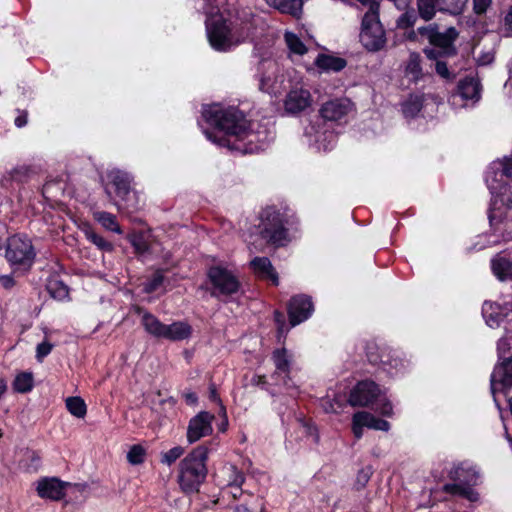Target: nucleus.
<instances>
[{
    "mask_svg": "<svg viewBox=\"0 0 512 512\" xmlns=\"http://www.w3.org/2000/svg\"><path fill=\"white\" fill-rule=\"evenodd\" d=\"M202 114L214 126L213 131H204L210 141L232 150L248 151L240 144L242 140L252 136L248 132V122L242 112L233 107L224 109L212 105L204 108Z\"/></svg>",
    "mask_w": 512,
    "mask_h": 512,
    "instance_id": "obj_1",
    "label": "nucleus"
},
{
    "mask_svg": "<svg viewBox=\"0 0 512 512\" xmlns=\"http://www.w3.org/2000/svg\"><path fill=\"white\" fill-rule=\"evenodd\" d=\"M511 178L512 160L510 158L493 161L486 172L485 181L492 194L489 221L495 231L501 230L500 226L510 210L512 198L507 192L510 190L509 182Z\"/></svg>",
    "mask_w": 512,
    "mask_h": 512,
    "instance_id": "obj_2",
    "label": "nucleus"
},
{
    "mask_svg": "<svg viewBox=\"0 0 512 512\" xmlns=\"http://www.w3.org/2000/svg\"><path fill=\"white\" fill-rule=\"evenodd\" d=\"M208 447L199 445L188 453L179 463L177 481L184 493L198 492L205 481L208 470Z\"/></svg>",
    "mask_w": 512,
    "mask_h": 512,
    "instance_id": "obj_3",
    "label": "nucleus"
},
{
    "mask_svg": "<svg viewBox=\"0 0 512 512\" xmlns=\"http://www.w3.org/2000/svg\"><path fill=\"white\" fill-rule=\"evenodd\" d=\"M497 349L500 363L495 366L491 375V392L499 409L501 397H503L506 400L507 409L512 412V397L509 396L512 387V354H510L509 338H501Z\"/></svg>",
    "mask_w": 512,
    "mask_h": 512,
    "instance_id": "obj_4",
    "label": "nucleus"
},
{
    "mask_svg": "<svg viewBox=\"0 0 512 512\" xmlns=\"http://www.w3.org/2000/svg\"><path fill=\"white\" fill-rule=\"evenodd\" d=\"M448 477L453 483L445 484L443 486L444 492L463 497L470 502L479 500L478 492L473 489L481 482V474L476 466L466 461L458 463L451 468Z\"/></svg>",
    "mask_w": 512,
    "mask_h": 512,
    "instance_id": "obj_5",
    "label": "nucleus"
},
{
    "mask_svg": "<svg viewBox=\"0 0 512 512\" xmlns=\"http://www.w3.org/2000/svg\"><path fill=\"white\" fill-rule=\"evenodd\" d=\"M417 33L426 37L431 45L424 49L428 59H438L456 55L455 41L459 36L455 27H449L440 32L437 24H429L417 29Z\"/></svg>",
    "mask_w": 512,
    "mask_h": 512,
    "instance_id": "obj_6",
    "label": "nucleus"
},
{
    "mask_svg": "<svg viewBox=\"0 0 512 512\" xmlns=\"http://www.w3.org/2000/svg\"><path fill=\"white\" fill-rule=\"evenodd\" d=\"M249 28L238 30L222 17H213L207 22V36L210 45L217 51H227L249 37Z\"/></svg>",
    "mask_w": 512,
    "mask_h": 512,
    "instance_id": "obj_7",
    "label": "nucleus"
},
{
    "mask_svg": "<svg viewBox=\"0 0 512 512\" xmlns=\"http://www.w3.org/2000/svg\"><path fill=\"white\" fill-rule=\"evenodd\" d=\"M285 216L274 207H267L260 214L258 231L262 239L275 247H282L290 242Z\"/></svg>",
    "mask_w": 512,
    "mask_h": 512,
    "instance_id": "obj_8",
    "label": "nucleus"
},
{
    "mask_svg": "<svg viewBox=\"0 0 512 512\" xmlns=\"http://www.w3.org/2000/svg\"><path fill=\"white\" fill-rule=\"evenodd\" d=\"M5 257L12 266L30 269L36 257L31 239L24 234L10 236L6 241Z\"/></svg>",
    "mask_w": 512,
    "mask_h": 512,
    "instance_id": "obj_9",
    "label": "nucleus"
},
{
    "mask_svg": "<svg viewBox=\"0 0 512 512\" xmlns=\"http://www.w3.org/2000/svg\"><path fill=\"white\" fill-rule=\"evenodd\" d=\"M360 41L369 51H378L385 45V32L379 20L378 6L375 3L362 19Z\"/></svg>",
    "mask_w": 512,
    "mask_h": 512,
    "instance_id": "obj_10",
    "label": "nucleus"
},
{
    "mask_svg": "<svg viewBox=\"0 0 512 512\" xmlns=\"http://www.w3.org/2000/svg\"><path fill=\"white\" fill-rule=\"evenodd\" d=\"M207 275L214 288L213 296L232 295L238 292L239 280L230 270L221 266H213L208 270Z\"/></svg>",
    "mask_w": 512,
    "mask_h": 512,
    "instance_id": "obj_11",
    "label": "nucleus"
},
{
    "mask_svg": "<svg viewBox=\"0 0 512 512\" xmlns=\"http://www.w3.org/2000/svg\"><path fill=\"white\" fill-rule=\"evenodd\" d=\"M214 418V415L207 411H201L196 416L191 418L187 428L188 443H195L202 437L212 434V422Z\"/></svg>",
    "mask_w": 512,
    "mask_h": 512,
    "instance_id": "obj_12",
    "label": "nucleus"
},
{
    "mask_svg": "<svg viewBox=\"0 0 512 512\" xmlns=\"http://www.w3.org/2000/svg\"><path fill=\"white\" fill-rule=\"evenodd\" d=\"M380 394L378 385L373 381H361L351 391L348 402L351 406L365 407Z\"/></svg>",
    "mask_w": 512,
    "mask_h": 512,
    "instance_id": "obj_13",
    "label": "nucleus"
},
{
    "mask_svg": "<svg viewBox=\"0 0 512 512\" xmlns=\"http://www.w3.org/2000/svg\"><path fill=\"white\" fill-rule=\"evenodd\" d=\"M312 300L307 295H297L291 298L288 305V315L291 326H296L307 320L313 313Z\"/></svg>",
    "mask_w": 512,
    "mask_h": 512,
    "instance_id": "obj_14",
    "label": "nucleus"
},
{
    "mask_svg": "<svg viewBox=\"0 0 512 512\" xmlns=\"http://www.w3.org/2000/svg\"><path fill=\"white\" fill-rule=\"evenodd\" d=\"M69 485L56 477H45L38 481L36 491L43 499L59 501L65 496V488Z\"/></svg>",
    "mask_w": 512,
    "mask_h": 512,
    "instance_id": "obj_15",
    "label": "nucleus"
},
{
    "mask_svg": "<svg viewBox=\"0 0 512 512\" xmlns=\"http://www.w3.org/2000/svg\"><path fill=\"white\" fill-rule=\"evenodd\" d=\"M312 103L309 90L295 87L286 95L284 108L287 113L297 114L307 109Z\"/></svg>",
    "mask_w": 512,
    "mask_h": 512,
    "instance_id": "obj_16",
    "label": "nucleus"
},
{
    "mask_svg": "<svg viewBox=\"0 0 512 512\" xmlns=\"http://www.w3.org/2000/svg\"><path fill=\"white\" fill-rule=\"evenodd\" d=\"M353 110V103L347 98L327 101L320 109L321 116L328 121H338Z\"/></svg>",
    "mask_w": 512,
    "mask_h": 512,
    "instance_id": "obj_17",
    "label": "nucleus"
},
{
    "mask_svg": "<svg viewBox=\"0 0 512 512\" xmlns=\"http://www.w3.org/2000/svg\"><path fill=\"white\" fill-rule=\"evenodd\" d=\"M259 89L263 92L271 93L274 91L279 72V65L271 59L262 60L259 63Z\"/></svg>",
    "mask_w": 512,
    "mask_h": 512,
    "instance_id": "obj_18",
    "label": "nucleus"
},
{
    "mask_svg": "<svg viewBox=\"0 0 512 512\" xmlns=\"http://www.w3.org/2000/svg\"><path fill=\"white\" fill-rule=\"evenodd\" d=\"M511 312L508 304L500 305L493 302H484L482 306V315L486 324L491 328H498L506 320Z\"/></svg>",
    "mask_w": 512,
    "mask_h": 512,
    "instance_id": "obj_19",
    "label": "nucleus"
},
{
    "mask_svg": "<svg viewBox=\"0 0 512 512\" xmlns=\"http://www.w3.org/2000/svg\"><path fill=\"white\" fill-rule=\"evenodd\" d=\"M511 253L507 250L498 253L491 260V269L495 277L500 281H507L512 277Z\"/></svg>",
    "mask_w": 512,
    "mask_h": 512,
    "instance_id": "obj_20",
    "label": "nucleus"
},
{
    "mask_svg": "<svg viewBox=\"0 0 512 512\" xmlns=\"http://www.w3.org/2000/svg\"><path fill=\"white\" fill-rule=\"evenodd\" d=\"M192 326L186 321H174L171 324H165L162 339L178 342L191 337Z\"/></svg>",
    "mask_w": 512,
    "mask_h": 512,
    "instance_id": "obj_21",
    "label": "nucleus"
},
{
    "mask_svg": "<svg viewBox=\"0 0 512 512\" xmlns=\"http://www.w3.org/2000/svg\"><path fill=\"white\" fill-rule=\"evenodd\" d=\"M250 266L257 277L271 280L274 285L279 284L278 274L267 257H255Z\"/></svg>",
    "mask_w": 512,
    "mask_h": 512,
    "instance_id": "obj_22",
    "label": "nucleus"
},
{
    "mask_svg": "<svg viewBox=\"0 0 512 512\" xmlns=\"http://www.w3.org/2000/svg\"><path fill=\"white\" fill-rule=\"evenodd\" d=\"M108 178L115 186L117 195L126 199L131 191V176L124 171L113 169L108 173Z\"/></svg>",
    "mask_w": 512,
    "mask_h": 512,
    "instance_id": "obj_23",
    "label": "nucleus"
},
{
    "mask_svg": "<svg viewBox=\"0 0 512 512\" xmlns=\"http://www.w3.org/2000/svg\"><path fill=\"white\" fill-rule=\"evenodd\" d=\"M266 3L280 11L298 17L302 12L303 0H265Z\"/></svg>",
    "mask_w": 512,
    "mask_h": 512,
    "instance_id": "obj_24",
    "label": "nucleus"
},
{
    "mask_svg": "<svg viewBox=\"0 0 512 512\" xmlns=\"http://www.w3.org/2000/svg\"><path fill=\"white\" fill-rule=\"evenodd\" d=\"M459 95L466 100H478L480 98V83L473 77H467L458 84Z\"/></svg>",
    "mask_w": 512,
    "mask_h": 512,
    "instance_id": "obj_25",
    "label": "nucleus"
},
{
    "mask_svg": "<svg viewBox=\"0 0 512 512\" xmlns=\"http://www.w3.org/2000/svg\"><path fill=\"white\" fill-rule=\"evenodd\" d=\"M346 60L340 57L320 54L315 60V65L323 71L339 72L346 67Z\"/></svg>",
    "mask_w": 512,
    "mask_h": 512,
    "instance_id": "obj_26",
    "label": "nucleus"
},
{
    "mask_svg": "<svg viewBox=\"0 0 512 512\" xmlns=\"http://www.w3.org/2000/svg\"><path fill=\"white\" fill-rule=\"evenodd\" d=\"M141 324L148 334L155 338L162 339L165 324L156 316L149 312H144L141 318Z\"/></svg>",
    "mask_w": 512,
    "mask_h": 512,
    "instance_id": "obj_27",
    "label": "nucleus"
},
{
    "mask_svg": "<svg viewBox=\"0 0 512 512\" xmlns=\"http://www.w3.org/2000/svg\"><path fill=\"white\" fill-rule=\"evenodd\" d=\"M272 361L275 365V374H284L288 377L291 367V355L285 348L276 349L272 353Z\"/></svg>",
    "mask_w": 512,
    "mask_h": 512,
    "instance_id": "obj_28",
    "label": "nucleus"
},
{
    "mask_svg": "<svg viewBox=\"0 0 512 512\" xmlns=\"http://www.w3.org/2000/svg\"><path fill=\"white\" fill-rule=\"evenodd\" d=\"M357 419L363 420L364 425L370 429L385 432L390 429V423L388 421L379 419L375 417L373 414L366 411L357 412Z\"/></svg>",
    "mask_w": 512,
    "mask_h": 512,
    "instance_id": "obj_29",
    "label": "nucleus"
},
{
    "mask_svg": "<svg viewBox=\"0 0 512 512\" xmlns=\"http://www.w3.org/2000/svg\"><path fill=\"white\" fill-rule=\"evenodd\" d=\"M438 0H416L417 14L420 19L431 21L437 13Z\"/></svg>",
    "mask_w": 512,
    "mask_h": 512,
    "instance_id": "obj_30",
    "label": "nucleus"
},
{
    "mask_svg": "<svg viewBox=\"0 0 512 512\" xmlns=\"http://www.w3.org/2000/svg\"><path fill=\"white\" fill-rule=\"evenodd\" d=\"M422 106V98L418 95H411L402 104V111L405 117L413 118L421 111Z\"/></svg>",
    "mask_w": 512,
    "mask_h": 512,
    "instance_id": "obj_31",
    "label": "nucleus"
},
{
    "mask_svg": "<svg viewBox=\"0 0 512 512\" xmlns=\"http://www.w3.org/2000/svg\"><path fill=\"white\" fill-rule=\"evenodd\" d=\"M66 408L77 418H83L87 412V406L81 397H68L66 399Z\"/></svg>",
    "mask_w": 512,
    "mask_h": 512,
    "instance_id": "obj_32",
    "label": "nucleus"
},
{
    "mask_svg": "<svg viewBox=\"0 0 512 512\" xmlns=\"http://www.w3.org/2000/svg\"><path fill=\"white\" fill-rule=\"evenodd\" d=\"M95 218L104 228L118 234L122 233V230L116 221V217L113 214L101 211L95 213Z\"/></svg>",
    "mask_w": 512,
    "mask_h": 512,
    "instance_id": "obj_33",
    "label": "nucleus"
},
{
    "mask_svg": "<svg viewBox=\"0 0 512 512\" xmlns=\"http://www.w3.org/2000/svg\"><path fill=\"white\" fill-rule=\"evenodd\" d=\"M404 10L405 12L402 13L396 20V27L402 30L412 28L419 18L417 12H415L414 9L408 7Z\"/></svg>",
    "mask_w": 512,
    "mask_h": 512,
    "instance_id": "obj_34",
    "label": "nucleus"
},
{
    "mask_svg": "<svg viewBox=\"0 0 512 512\" xmlns=\"http://www.w3.org/2000/svg\"><path fill=\"white\" fill-rule=\"evenodd\" d=\"M14 389L20 393L29 392L33 387V377L31 373H21L14 380Z\"/></svg>",
    "mask_w": 512,
    "mask_h": 512,
    "instance_id": "obj_35",
    "label": "nucleus"
},
{
    "mask_svg": "<svg viewBox=\"0 0 512 512\" xmlns=\"http://www.w3.org/2000/svg\"><path fill=\"white\" fill-rule=\"evenodd\" d=\"M185 453V449L182 446H175L168 451L161 453L160 462L164 465L171 466L178 459H180Z\"/></svg>",
    "mask_w": 512,
    "mask_h": 512,
    "instance_id": "obj_36",
    "label": "nucleus"
},
{
    "mask_svg": "<svg viewBox=\"0 0 512 512\" xmlns=\"http://www.w3.org/2000/svg\"><path fill=\"white\" fill-rule=\"evenodd\" d=\"M226 471L229 475L228 488H236L237 490H240V487L245 481L244 474L234 465L227 467Z\"/></svg>",
    "mask_w": 512,
    "mask_h": 512,
    "instance_id": "obj_37",
    "label": "nucleus"
},
{
    "mask_svg": "<svg viewBox=\"0 0 512 512\" xmlns=\"http://www.w3.org/2000/svg\"><path fill=\"white\" fill-rule=\"evenodd\" d=\"M285 41L291 52L298 55L306 53L307 49L305 45L294 33L287 32L285 34Z\"/></svg>",
    "mask_w": 512,
    "mask_h": 512,
    "instance_id": "obj_38",
    "label": "nucleus"
},
{
    "mask_svg": "<svg viewBox=\"0 0 512 512\" xmlns=\"http://www.w3.org/2000/svg\"><path fill=\"white\" fill-rule=\"evenodd\" d=\"M130 243L138 255H143L149 250V244L144 234L136 233L130 237Z\"/></svg>",
    "mask_w": 512,
    "mask_h": 512,
    "instance_id": "obj_39",
    "label": "nucleus"
},
{
    "mask_svg": "<svg viewBox=\"0 0 512 512\" xmlns=\"http://www.w3.org/2000/svg\"><path fill=\"white\" fill-rule=\"evenodd\" d=\"M48 290L51 296L58 300H63L69 295L68 287L59 281H51L48 284Z\"/></svg>",
    "mask_w": 512,
    "mask_h": 512,
    "instance_id": "obj_40",
    "label": "nucleus"
},
{
    "mask_svg": "<svg viewBox=\"0 0 512 512\" xmlns=\"http://www.w3.org/2000/svg\"><path fill=\"white\" fill-rule=\"evenodd\" d=\"M145 449L141 445H133L127 453V460L132 465H139L145 460Z\"/></svg>",
    "mask_w": 512,
    "mask_h": 512,
    "instance_id": "obj_41",
    "label": "nucleus"
},
{
    "mask_svg": "<svg viewBox=\"0 0 512 512\" xmlns=\"http://www.w3.org/2000/svg\"><path fill=\"white\" fill-rule=\"evenodd\" d=\"M86 237L90 242H92L101 250L111 251L113 249V246L110 242L106 241L102 236L96 234L92 230L86 231Z\"/></svg>",
    "mask_w": 512,
    "mask_h": 512,
    "instance_id": "obj_42",
    "label": "nucleus"
},
{
    "mask_svg": "<svg viewBox=\"0 0 512 512\" xmlns=\"http://www.w3.org/2000/svg\"><path fill=\"white\" fill-rule=\"evenodd\" d=\"M372 476L371 468L366 467L358 471L355 481L356 490H362L365 488Z\"/></svg>",
    "mask_w": 512,
    "mask_h": 512,
    "instance_id": "obj_43",
    "label": "nucleus"
},
{
    "mask_svg": "<svg viewBox=\"0 0 512 512\" xmlns=\"http://www.w3.org/2000/svg\"><path fill=\"white\" fill-rule=\"evenodd\" d=\"M163 280H164V276H163L162 271H156L152 275L151 279L147 283H145L144 291L147 293L154 292L163 283Z\"/></svg>",
    "mask_w": 512,
    "mask_h": 512,
    "instance_id": "obj_44",
    "label": "nucleus"
},
{
    "mask_svg": "<svg viewBox=\"0 0 512 512\" xmlns=\"http://www.w3.org/2000/svg\"><path fill=\"white\" fill-rule=\"evenodd\" d=\"M441 59L442 58L434 59L436 61L435 70L437 74L444 79H453L455 75L449 71L446 62Z\"/></svg>",
    "mask_w": 512,
    "mask_h": 512,
    "instance_id": "obj_45",
    "label": "nucleus"
},
{
    "mask_svg": "<svg viewBox=\"0 0 512 512\" xmlns=\"http://www.w3.org/2000/svg\"><path fill=\"white\" fill-rule=\"evenodd\" d=\"M53 348V345L47 341H43L42 343H39L36 348V358L39 362H42V360L50 354L51 350Z\"/></svg>",
    "mask_w": 512,
    "mask_h": 512,
    "instance_id": "obj_46",
    "label": "nucleus"
},
{
    "mask_svg": "<svg viewBox=\"0 0 512 512\" xmlns=\"http://www.w3.org/2000/svg\"><path fill=\"white\" fill-rule=\"evenodd\" d=\"M366 427L363 420L357 419V413L352 418V431L356 439H360L363 436V428Z\"/></svg>",
    "mask_w": 512,
    "mask_h": 512,
    "instance_id": "obj_47",
    "label": "nucleus"
},
{
    "mask_svg": "<svg viewBox=\"0 0 512 512\" xmlns=\"http://www.w3.org/2000/svg\"><path fill=\"white\" fill-rule=\"evenodd\" d=\"M491 0H473V9L476 14H483L487 11Z\"/></svg>",
    "mask_w": 512,
    "mask_h": 512,
    "instance_id": "obj_48",
    "label": "nucleus"
},
{
    "mask_svg": "<svg viewBox=\"0 0 512 512\" xmlns=\"http://www.w3.org/2000/svg\"><path fill=\"white\" fill-rule=\"evenodd\" d=\"M383 416H391L393 413L392 404L389 401H384L381 403L380 407L376 409Z\"/></svg>",
    "mask_w": 512,
    "mask_h": 512,
    "instance_id": "obj_49",
    "label": "nucleus"
},
{
    "mask_svg": "<svg viewBox=\"0 0 512 512\" xmlns=\"http://www.w3.org/2000/svg\"><path fill=\"white\" fill-rule=\"evenodd\" d=\"M0 283L6 289H10L15 285V281L12 275H1Z\"/></svg>",
    "mask_w": 512,
    "mask_h": 512,
    "instance_id": "obj_50",
    "label": "nucleus"
},
{
    "mask_svg": "<svg viewBox=\"0 0 512 512\" xmlns=\"http://www.w3.org/2000/svg\"><path fill=\"white\" fill-rule=\"evenodd\" d=\"M27 124V112L23 111L15 118V125L18 128L24 127Z\"/></svg>",
    "mask_w": 512,
    "mask_h": 512,
    "instance_id": "obj_51",
    "label": "nucleus"
},
{
    "mask_svg": "<svg viewBox=\"0 0 512 512\" xmlns=\"http://www.w3.org/2000/svg\"><path fill=\"white\" fill-rule=\"evenodd\" d=\"M398 10H404L409 7L411 0H392Z\"/></svg>",
    "mask_w": 512,
    "mask_h": 512,
    "instance_id": "obj_52",
    "label": "nucleus"
},
{
    "mask_svg": "<svg viewBox=\"0 0 512 512\" xmlns=\"http://www.w3.org/2000/svg\"><path fill=\"white\" fill-rule=\"evenodd\" d=\"M187 403L195 404L197 402V396L193 392H187L184 394Z\"/></svg>",
    "mask_w": 512,
    "mask_h": 512,
    "instance_id": "obj_53",
    "label": "nucleus"
},
{
    "mask_svg": "<svg viewBox=\"0 0 512 512\" xmlns=\"http://www.w3.org/2000/svg\"><path fill=\"white\" fill-rule=\"evenodd\" d=\"M209 390H210V399L212 401H215V402H220V399L218 397V394H217L215 386L211 385Z\"/></svg>",
    "mask_w": 512,
    "mask_h": 512,
    "instance_id": "obj_54",
    "label": "nucleus"
},
{
    "mask_svg": "<svg viewBox=\"0 0 512 512\" xmlns=\"http://www.w3.org/2000/svg\"><path fill=\"white\" fill-rule=\"evenodd\" d=\"M229 493L232 495L233 498H237L242 493V490H237L236 488H229Z\"/></svg>",
    "mask_w": 512,
    "mask_h": 512,
    "instance_id": "obj_55",
    "label": "nucleus"
},
{
    "mask_svg": "<svg viewBox=\"0 0 512 512\" xmlns=\"http://www.w3.org/2000/svg\"><path fill=\"white\" fill-rule=\"evenodd\" d=\"M510 18H512V9L508 10L507 11V14L505 16V21L506 23H509L510 22Z\"/></svg>",
    "mask_w": 512,
    "mask_h": 512,
    "instance_id": "obj_56",
    "label": "nucleus"
},
{
    "mask_svg": "<svg viewBox=\"0 0 512 512\" xmlns=\"http://www.w3.org/2000/svg\"><path fill=\"white\" fill-rule=\"evenodd\" d=\"M504 429H505V435H506V438L509 442H512V438L510 437L509 435V432H508V428L506 426V424L504 423Z\"/></svg>",
    "mask_w": 512,
    "mask_h": 512,
    "instance_id": "obj_57",
    "label": "nucleus"
},
{
    "mask_svg": "<svg viewBox=\"0 0 512 512\" xmlns=\"http://www.w3.org/2000/svg\"><path fill=\"white\" fill-rule=\"evenodd\" d=\"M325 410H326L327 412H336V410L334 409V407H333V405H332V404H330L329 408L325 407Z\"/></svg>",
    "mask_w": 512,
    "mask_h": 512,
    "instance_id": "obj_58",
    "label": "nucleus"
},
{
    "mask_svg": "<svg viewBox=\"0 0 512 512\" xmlns=\"http://www.w3.org/2000/svg\"><path fill=\"white\" fill-rule=\"evenodd\" d=\"M415 35H416L415 31H411V33H410V35H409V38H410V39H414V38H415Z\"/></svg>",
    "mask_w": 512,
    "mask_h": 512,
    "instance_id": "obj_59",
    "label": "nucleus"
},
{
    "mask_svg": "<svg viewBox=\"0 0 512 512\" xmlns=\"http://www.w3.org/2000/svg\"><path fill=\"white\" fill-rule=\"evenodd\" d=\"M226 425H227V422H226L225 424H222V425H221V427H220V430H221V431H225V427H226Z\"/></svg>",
    "mask_w": 512,
    "mask_h": 512,
    "instance_id": "obj_60",
    "label": "nucleus"
},
{
    "mask_svg": "<svg viewBox=\"0 0 512 512\" xmlns=\"http://www.w3.org/2000/svg\"><path fill=\"white\" fill-rule=\"evenodd\" d=\"M275 316H276L277 321H279V317H282V315L278 312L275 314Z\"/></svg>",
    "mask_w": 512,
    "mask_h": 512,
    "instance_id": "obj_61",
    "label": "nucleus"
}]
</instances>
